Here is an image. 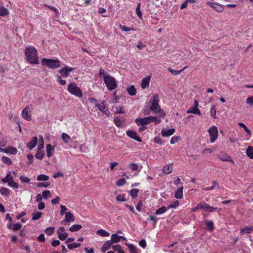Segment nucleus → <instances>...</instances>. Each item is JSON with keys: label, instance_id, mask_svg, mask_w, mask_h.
<instances>
[{"label": "nucleus", "instance_id": "f257e3e1", "mask_svg": "<svg viewBox=\"0 0 253 253\" xmlns=\"http://www.w3.org/2000/svg\"><path fill=\"white\" fill-rule=\"evenodd\" d=\"M25 55L26 60L29 63L31 64L40 63L38 51L34 46L30 45L26 47L25 49Z\"/></svg>", "mask_w": 253, "mask_h": 253}, {"label": "nucleus", "instance_id": "f03ea898", "mask_svg": "<svg viewBox=\"0 0 253 253\" xmlns=\"http://www.w3.org/2000/svg\"><path fill=\"white\" fill-rule=\"evenodd\" d=\"M42 65H44L49 68L55 69L60 67V61L57 59H48L43 58L41 61Z\"/></svg>", "mask_w": 253, "mask_h": 253}, {"label": "nucleus", "instance_id": "7ed1b4c3", "mask_svg": "<svg viewBox=\"0 0 253 253\" xmlns=\"http://www.w3.org/2000/svg\"><path fill=\"white\" fill-rule=\"evenodd\" d=\"M103 80L109 90H113L117 87L116 79L111 76H104Z\"/></svg>", "mask_w": 253, "mask_h": 253}, {"label": "nucleus", "instance_id": "20e7f679", "mask_svg": "<svg viewBox=\"0 0 253 253\" xmlns=\"http://www.w3.org/2000/svg\"><path fill=\"white\" fill-rule=\"evenodd\" d=\"M68 91L76 97L81 98L83 96V93L81 89L77 86L75 83H70L68 85Z\"/></svg>", "mask_w": 253, "mask_h": 253}, {"label": "nucleus", "instance_id": "39448f33", "mask_svg": "<svg viewBox=\"0 0 253 253\" xmlns=\"http://www.w3.org/2000/svg\"><path fill=\"white\" fill-rule=\"evenodd\" d=\"M160 101L159 97L157 94L153 95L152 101L150 107V110L155 113H158L161 112V109L159 104Z\"/></svg>", "mask_w": 253, "mask_h": 253}, {"label": "nucleus", "instance_id": "423d86ee", "mask_svg": "<svg viewBox=\"0 0 253 253\" xmlns=\"http://www.w3.org/2000/svg\"><path fill=\"white\" fill-rule=\"evenodd\" d=\"M210 137V142L213 143L216 139L218 135V130L216 126H213L208 130Z\"/></svg>", "mask_w": 253, "mask_h": 253}, {"label": "nucleus", "instance_id": "0eeeda50", "mask_svg": "<svg viewBox=\"0 0 253 253\" xmlns=\"http://www.w3.org/2000/svg\"><path fill=\"white\" fill-rule=\"evenodd\" d=\"M201 209L204 210L207 212H213L217 210V208L211 207L205 202L200 203Z\"/></svg>", "mask_w": 253, "mask_h": 253}, {"label": "nucleus", "instance_id": "6e6552de", "mask_svg": "<svg viewBox=\"0 0 253 253\" xmlns=\"http://www.w3.org/2000/svg\"><path fill=\"white\" fill-rule=\"evenodd\" d=\"M73 69V68L65 66L60 69L59 71V73L63 78H66L68 76L70 72H72Z\"/></svg>", "mask_w": 253, "mask_h": 253}, {"label": "nucleus", "instance_id": "1a4fd4ad", "mask_svg": "<svg viewBox=\"0 0 253 253\" xmlns=\"http://www.w3.org/2000/svg\"><path fill=\"white\" fill-rule=\"evenodd\" d=\"M126 134L130 138L133 139L139 142H142V139L140 138V137L137 135L135 131L132 130L127 131Z\"/></svg>", "mask_w": 253, "mask_h": 253}, {"label": "nucleus", "instance_id": "9d476101", "mask_svg": "<svg viewBox=\"0 0 253 253\" xmlns=\"http://www.w3.org/2000/svg\"><path fill=\"white\" fill-rule=\"evenodd\" d=\"M195 106L193 107H191L189 108L188 110H187L186 113H192L194 114H197L199 115H201V112L200 110L198 108V101L196 100L195 101Z\"/></svg>", "mask_w": 253, "mask_h": 253}, {"label": "nucleus", "instance_id": "9b49d317", "mask_svg": "<svg viewBox=\"0 0 253 253\" xmlns=\"http://www.w3.org/2000/svg\"><path fill=\"white\" fill-rule=\"evenodd\" d=\"M207 5H208L210 7H212L217 12H222L224 9L223 7L221 5L217 3H214L210 1H208L207 2Z\"/></svg>", "mask_w": 253, "mask_h": 253}, {"label": "nucleus", "instance_id": "f8f14e48", "mask_svg": "<svg viewBox=\"0 0 253 253\" xmlns=\"http://www.w3.org/2000/svg\"><path fill=\"white\" fill-rule=\"evenodd\" d=\"M29 112V108L27 106L22 111V116L24 119L29 121L32 120V117Z\"/></svg>", "mask_w": 253, "mask_h": 253}, {"label": "nucleus", "instance_id": "ddd939ff", "mask_svg": "<svg viewBox=\"0 0 253 253\" xmlns=\"http://www.w3.org/2000/svg\"><path fill=\"white\" fill-rule=\"evenodd\" d=\"M75 221V217L74 215L70 211H67L65 213V219L62 221L64 223L65 221L67 222H73Z\"/></svg>", "mask_w": 253, "mask_h": 253}, {"label": "nucleus", "instance_id": "4468645a", "mask_svg": "<svg viewBox=\"0 0 253 253\" xmlns=\"http://www.w3.org/2000/svg\"><path fill=\"white\" fill-rule=\"evenodd\" d=\"M135 122L137 125L141 126L147 125L150 123V121L147 118V117L143 118H137L136 119Z\"/></svg>", "mask_w": 253, "mask_h": 253}, {"label": "nucleus", "instance_id": "2eb2a0df", "mask_svg": "<svg viewBox=\"0 0 253 253\" xmlns=\"http://www.w3.org/2000/svg\"><path fill=\"white\" fill-rule=\"evenodd\" d=\"M38 142V137L34 136L32 137V140L27 144V146L31 150L37 145Z\"/></svg>", "mask_w": 253, "mask_h": 253}, {"label": "nucleus", "instance_id": "dca6fc26", "mask_svg": "<svg viewBox=\"0 0 253 253\" xmlns=\"http://www.w3.org/2000/svg\"><path fill=\"white\" fill-rule=\"evenodd\" d=\"M175 132V129L171 128L169 129H166L163 128L161 130V134L164 137H168L172 135Z\"/></svg>", "mask_w": 253, "mask_h": 253}, {"label": "nucleus", "instance_id": "f3484780", "mask_svg": "<svg viewBox=\"0 0 253 253\" xmlns=\"http://www.w3.org/2000/svg\"><path fill=\"white\" fill-rule=\"evenodd\" d=\"M123 239V240H126V239L125 237L124 236H119V235H118L117 234H113L112 235H111V241H112V242L114 243H117L118 242H119L120 241H121V239Z\"/></svg>", "mask_w": 253, "mask_h": 253}, {"label": "nucleus", "instance_id": "a211bd4d", "mask_svg": "<svg viewBox=\"0 0 253 253\" xmlns=\"http://www.w3.org/2000/svg\"><path fill=\"white\" fill-rule=\"evenodd\" d=\"M113 244V243L111 240L105 242L101 248V251L103 253L105 252L111 248Z\"/></svg>", "mask_w": 253, "mask_h": 253}, {"label": "nucleus", "instance_id": "6ab92c4d", "mask_svg": "<svg viewBox=\"0 0 253 253\" xmlns=\"http://www.w3.org/2000/svg\"><path fill=\"white\" fill-rule=\"evenodd\" d=\"M183 185H181V186L175 191L174 193V197L175 198L180 199L183 197Z\"/></svg>", "mask_w": 253, "mask_h": 253}, {"label": "nucleus", "instance_id": "aec40b11", "mask_svg": "<svg viewBox=\"0 0 253 253\" xmlns=\"http://www.w3.org/2000/svg\"><path fill=\"white\" fill-rule=\"evenodd\" d=\"M150 78L149 77L144 78L141 82V87L143 89L148 87L149 85Z\"/></svg>", "mask_w": 253, "mask_h": 253}, {"label": "nucleus", "instance_id": "412c9836", "mask_svg": "<svg viewBox=\"0 0 253 253\" xmlns=\"http://www.w3.org/2000/svg\"><path fill=\"white\" fill-rule=\"evenodd\" d=\"M205 224L206 228L208 230L212 231L214 229V224L213 222L211 220H207L205 221Z\"/></svg>", "mask_w": 253, "mask_h": 253}, {"label": "nucleus", "instance_id": "4be33fe9", "mask_svg": "<svg viewBox=\"0 0 253 253\" xmlns=\"http://www.w3.org/2000/svg\"><path fill=\"white\" fill-rule=\"evenodd\" d=\"M46 148L47 156L48 157L50 158L53 155L52 152L54 151V148L53 147H52L50 144L46 145Z\"/></svg>", "mask_w": 253, "mask_h": 253}, {"label": "nucleus", "instance_id": "5701e85b", "mask_svg": "<svg viewBox=\"0 0 253 253\" xmlns=\"http://www.w3.org/2000/svg\"><path fill=\"white\" fill-rule=\"evenodd\" d=\"M253 231V226L246 227L244 228L241 229L240 233L243 235L244 233L250 234Z\"/></svg>", "mask_w": 253, "mask_h": 253}, {"label": "nucleus", "instance_id": "b1692460", "mask_svg": "<svg viewBox=\"0 0 253 253\" xmlns=\"http://www.w3.org/2000/svg\"><path fill=\"white\" fill-rule=\"evenodd\" d=\"M172 171V166L170 165L164 166L163 168V171L164 173L168 174L170 173Z\"/></svg>", "mask_w": 253, "mask_h": 253}, {"label": "nucleus", "instance_id": "393cba45", "mask_svg": "<svg viewBox=\"0 0 253 253\" xmlns=\"http://www.w3.org/2000/svg\"><path fill=\"white\" fill-rule=\"evenodd\" d=\"M44 153L43 151L40 150V148H38V150L35 154V157L39 160H42L44 157Z\"/></svg>", "mask_w": 253, "mask_h": 253}, {"label": "nucleus", "instance_id": "a878e982", "mask_svg": "<svg viewBox=\"0 0 253 253\" xmlns=\"http://www.w3.org/2000/svg\"><path fill=\"white\" fill-rule=\"evenodd\" d=\"M114 112L116 114H123V107L120 105H116L114 107Z\"/></svg>", "mask_w": 253, "mask_h": 253}, {"label": "nucleus", "instance_id": "bb28decb", "mask_svg": "<svg viewBox=\"0 0 253 253\" xmlns=\"http://www.w3.org/2000/svg\"><path fill=\"white\" fill-rule=\"evenodd\" d=\"M9 14L8 10L3 6L0 7V16H5Z\"/></svg>", "mask_w": 253, "mask_h": 253}, {"label": "nucleus", "instance_id": "cd10ccee", "mask_svg": "<svg viewBox=\"0 0 253 253\" xmlns=\"http://www.w3.org/2000/svg\"><path fill=\"white\" fill-rule=\"evenodd\" d=\"M8 185L9 187H10L13 189H17L19 188L18 184L17 182H14L13 181V177H11V181H9V182L8 183Z\"/></svg>", "mask_w": 253, "mask_h": 253}, {"label": "nucleus", "instance_id": "c85d7f7f", "mask_svg": "<svg viewBox=\"0 0 253 253\" xmlns=\"http://www.w3.org/2000/svg\"><path fill=\"white\" fill-rule=\"evenodd\" d=\"M187 68V67L185 66L182 70H175L169 67L168 68V71L171 73L173 75H177L181 73L183 71L185 70Z\"/></svg>", "mask_w": 253, "mask_h": 253}, {"label": "nucleus", "instance_id": "c756f323", "mask_svg": "<svg viewBox=\"0 0 253 253\" xmlns=\"http://www.w3.org/2000/svg\"><path fill=\"white\" fill-rule=\"evenodd\" d=\"M82 226L79 224H74L69 228V230L71 232H74L78 231L82 229Z\"/></svg>", "mask_w": 253, "mask_h": 253}, {"label": "nucleus", "instance_id": "7c9ffc66", "mask_svg": "<svg viewBox=\"0 0 253 253\" xmlns=\"http://www.w3.org/2000/svg\"><path fill=\"white\" fill-rule=\"evenodd\" d=\"M147 118L150 121V123L151 122H154L156 124H159L161 123V120L159 119L157 117L154 116H149Z\"/></svg>", "mask_w": 253, "mask_h": 253}, {"label": "nucleus", "instance_id": "2f4dec72", "mask_svg": "<svg viewBox=\"0 0 253 253\" xmlns=\"http://www.w3.org/2000/svg\"><path fill=\"white\" fill-rule=\"evenodd\" d=\"M247 155L249 157L250 159H253V147L249 146L246 151Z\"/></svg>", "mask_w": 253, "mask_h": 253}, {"label": "nucleus", "instance_id": "473e14b6", "mask_svg": "<svg viewBox=\"0 0 253 253\" xmlns=\"http://www.w3.org/2000/svg\"><path fill=\"white\" fill-rule=\"evenodd\" d=\"M96 233L101 237H108L110 235L109 233L103 229L98 230Z\"/></svg>", "mask_w": 253, "mask_h": 253}, {"label": "nucleus", "instance_id": "72a5a7b5", "mask_svg": "<svg viewBox=\"0 0 253 253\" xmlns=\"http://www.w3.org/2000/svg\"><path fill=\"white\" fill-rule=\"evenodd\" d=\"M95 107L101 112H104V110L106 109L105 101H102L100 104H95Z\"/></svg>", "mask_w": 253, "mask_h": 253}, {"label": "nucleus", "instance_id": "f704fd0d", "mask_svg": "<svg viewBox=\"0 0 253 253\" xmlns=\"http://www.w3.org/2000/svg\"><path fill=\"white\" fill-rule=\"evenodd\" d=\"M61 138L65 143H68L71 140L70 136L66 133H63L62 134Z\"/></svg>", "mask_w": 253, "mask_h": 253}, {"label": "nucleus", "instance_id": "c9c22d12", "mask_svg": "<svg viewBox=\"0 0 253 253\" xmlns=\"http://www.w3.org/2000/svg\"><path fill=\"white\" fill-rule=\"evenodd\" d=\"M128 93L131 96L135 95L136 93V89L134 85H131L127 89Z\"/></svg>", "mask_w": 253, "mask_h": 253}, {"label": "nucleus", "instance_id": "e433bc0d", "mask_svg": "<svg viewBox=\"0 0 253 253\" xmlns=\"http://www.w3.org/2000/svg\"><path fill=\"white\" fill-rule=\"evenodd\" d=\"M0 193L2 196H7L9 194L10 190L6 188L1 187L0 188Z\"/></svg>", "mask_w": 253, "mask_h": 253}, {"label": "nucleus", "instance_id": "4c0bfd02", "mask_svg": "<svg viewBox=\"0 0 253 253\" xmlns=\"http://www.w3.org/2000/svg\"><path fill=\"white\" fill-rule=\"evenodd\" d=\"M128 248L130 253H137L136 248L133 244H126Z\"/></svg>", "mask_w": 253, "mask_h": 253}, {"label": "nucleus", "instance_id": "58836bf2", "mask_svg": "<svg viewBox=\"0 0 253 253\" xmlns=\"http://www.w3.org/2000/svg\"><path fill=\"white\" fill-rule=\"evenodd\" d=\"M139 190L137 189H132L129 191V194L132 198L137 197Z\"/></svg>", "mask_w": 253, "mask_h": 253}, {"label": "nucleus", "instance_id": "ea45409f", "mask_svg": "<svg viewBox=\"0 0 253 253\" xmlns=\"http://www.w3.org/2000/svg\"><path fill=\"white\" fill-rule=\"evenodd\" d=\"M167 207H166L165 206H162L157 210L155 213L157 215L161 214L162 213H165L167 211Z\"/></svg>", "mask_w": 253, "mask_h": 253}, {"label": "nucleus", "instance_id": "a19ab883", "mask_svg": "<svg viewBox=\"0 0 253 253\" xmlns=\"http://www.w3.org/2000/svg\"><path fill=\"white\" fill-rule=\"evenodd\" d=\"M140 6H141V3L140 2H138L137 4V7L136 9V13L137 15V16L140 18V19H142V13L140 10Z\"/></svg>", "mask_w": 253, "mask_h": 253}, {"label": "nucleus", "instance_id": "79ce46f5", "mask_svg": "<svg viewBox=\"0 0 253 253\" xmlns=\"http://www.w3.org/2000/svg\"><path fill=\"white\" fill-rule=\"evenodd\" d=\"M49 178V176L46 175L41 174L38 176L37 179L38 181H47Z\"/></svg>", "mask_w": 253, "mask_h": 253}, {"label": "nucleus", "instance_id": "37998d69", "mask_svg": "<svg viewBox=\"0 0 253 253\" xmlns=\"http://www.w3.org/2000/svg\"><path fill=\"white\" fill-rule=\"evenodd\" d=\"M238 125L241 127L243 128L244 130L248 133L249 135H251V130L247 127V126L242 123H239Z\"/></svg>", "mask_w": 253, "mask_h": 253}, {"label": "nucleus", "instance_id": "c03bdc74", "mask_svg": "<svg viewBox=\"0 0 253 253\" xmlns=\"http://www.w3.org/2000/svg\"><path fill=\"white\" fill-rule=\"evenodd\" d=\"M120 29L123 31H125V32H127V31H129L130 30H132V31H135L134 29L133 28H128L125 25H122V24H119V26Z\"/></svg>", "mask_w": 253, "mask_h": 253}, {"label": "nucleus", "instance_id": "a18cd8bd", "mask_svg": "<svg viewBox=\"0 0 253 253\" xmlns=\"http://www.w3.org/2000/svg\"><path fill=\"white\" fill-rule=\"evenodd\" d=\"M32 219L34 220H36L39 219L42 216V212L40 211H37L35 213H33Z\"/></svg>", "mask_w": 253, "mask_h": 253}, {"label": "nucleus", "instance_id": "49530a36", "mask_svg": "<svg viewBox=\"0 0 253 253\" xmlns=\"http://www.w3.org/2000/svg\"><path fill=\"white\" fill-rule=\"evenodd\" d=\"M17 153V150L15 147H9L7 148V154H16Z\"/></svg>", "mask_w": 253, "mask_h": 253}, {"label": "nucleus", "instance_id": "de8ad7c7", "mask_svg": "<svg viewBox=\"0 0 253 253\" xmlns=\"http://www.w3.org/2000/svg\"><path fill=\"white\" fill-rule=\"evenodd\" d=\"M1 161L3 163L6 164L8 165H10L12 164L11 160L7 157L3 156L1 158Z\"/></svg>", "mask_w": 253, "mask_h": 253}, {"label": "nucleus", "instance_id": "09e8293b", "mask_svg": "<svg viewBox=\"0 0 253 253\" xmlns=\"http://www.w3.org/2000/svg\"><path fill=\"white\" fill-rule=\"evenodd\" d=\"M57 82H58L61 85H65L66 84V82L64 80H62L61 76L59 75H56Z\"/></svg>", "mask_w": 253, "mask_h": 253}, {"label": "nucleus", "instance_id": "8fccbe9b", "mask_svg": "<svg viewBox=\"0 0 253 253\" xmlns=\"http://www.w3.org/2000/svg\"><path fill=\"white\" fill-rule=\"evenodd\" d=\"M81 244L80 243H72L68 245L67 247L69 249L72 250L74 248L80 247Z\"/></svg>", "mask_w": 253, "mask_h": 253}, {"label": "nucleus", "instance_id": "3c124183", "mask_svg": "<svg viewBox=\"0 0 253 253\" xmlns=\"http://www.w3.org/2000/svg\"><path fill=\"white\" fill-rule=\"evenodd\" d=\"M11 177H13L11 175L10 172H9V173L6 174V176L2 179V181L3 183H8L9 181H11Z\"/></svg>", "mask_w": 253, "mask_h": 253}, {"label": "nucleus", "instance_id": "603ef678", "mask_svg": "<svg viewBox=\"0 0 253 253\" xmlns=\"http://www.w3.org/2000/svg\"><path fill=\"white\" fill-rule=\"evenodd\" d=\"M54 227H48L45 229V232L48 235H52L54 233Z\"/></svg>", "mask_w": 253, "mask_h": 253}, {"label": "nucleus", "instance_id": "864d4df0", "mask_svg": "<svg viewBox=\"0 0 253 253\" xmlns=\"http://www.w3.org/2000/svg\"><path fill=\"white\" fill-rule=\"evenodd\" d=\"M68 236V233L67 232H64L58 234V238L61 241L65 240Z\"/></svg>", "mask_w": 253, "mask_h": 253}, {"label": "nucleus", "instance_id": "5fc2aeb1", "mask_svg": "<svg viewBox=\"0 0 253 253\" xmlns=\"http://www.w3.org/2000/svg\"><path fill=\"white\" fill-rule=\"evenodd\" d=\"M180 140V137L179 136H173L171 137L170 143L171 144H174L178 142Z\"/></svg>", "mask_w": 253, "mask_h": 253}, {"label": "nucleus", "instance_id": "6e6d98bb", "mask_svg": "<svg viewBox=\"0 0 253 253\" xmlns=\"http://www.w3.org/2000/svg\"><path fill=\"white\" fill-rule=\"evenodd\" d=\"M22 224L19 223H16L13 225L12 230L14 231L20 230L22 228Z\"/></svg>", "mask_w": 253, "mask_h": 253}, {"label": "nucleus", "instance_id": "4d7b16f0", "mask_svg": "<svg viewBox=\"0 0 253 253\" xmlns=\"http://www.w3.org/2000/svg\"><path fill=\"white\" fill-rule=\"evenodd\" d=\"M50 196L51 194L50 191L46 190L42 192V197L43 198L46 199L47 198L50 197Z\"/></svg>", "mask_w": 253, "mask_h": 253}, {"label": "nucleus", "instance_id": "13d9d810", "mask_svg": "<svg viewBox=\"0 0 253 253\" xmlns=\"http://www.w3.org/2000/svg\"><path fill=\"white\" fill-rule=\"evenodd\" d=\"M20 179L23 183H28L30 182V179L29 177L25 176L24 175H21L20 177Z\"/></svg>", "mask_w": 253, "mask_h": 253}, {"label": "nucleus", "instance_id": "bf43d9fd", "mask_svg": "<svg viewBox=\"0 0 253 253\" xmlns=\"http://www.w3.org/2000/svg\"><path fill=\"white\" fill-rule=\"evenodd\" d=\"M211 115L213 118H216V109L214 106H212L211 108Z\"/></svg>", "mask_w": 253, "mask_h": 253}, {"label": "nucleus", "instance_id": "052dcab7", "mask_svg": "<svg viewBox=\"0 0 253 253\" xmlns=\"http://www.w3.org/2000/svg\"><path fill=\"white\" fill-rule=\"evenodd\" d=\"M126 183V180L125 178H120L116 183L117 185L121 186Z\"/></svg>", "mask_w": 253, "mask_h": 253}, {"label": "nucleus", "instance_id": "680f3d73", "mask_svg": "<svg viewBox=\"0 0 253 253\" xmlns=\"http://www.w3.org/2000/svg\"><path fill=\"white\" fill-rule=\"evenodd\" d=\"M117 200L118 201H126V199L125 197V195L124 194H119L117 197Z\"/></svg>", "mask_w": 253, "mask_h": 253}, {"label": "nucleus", "instance_id": "e2e57ef3", "mask_svg": "<svg viewBox=\"0 0 253 253\" xmlns=\"http://www.w3.org/2000/svg\"><path fill=\"white\" fill-rule=\"evenodd\" d=\"M50 185L49 182H40L38 183L37 184L38 187H47Z\"/></svg>", "mask_w": 253, "mask_h": 253}, {"label": "nucleus", "instance_id": "0e129e2a", "mask_svg": "<svg viewBox=\"0 0 253 253\" xmlns=\"http://www.w3.org/2000/svg\"><path fill=\"white\" fill-rule=\"evenodd\" d=\"M129 167L131 169V170L134 171L138 169V166L136 163H131L129 165Z\"/></svg>", "mask_w": 253, "mask_h": 253}, {"label": "nucleus", "instance_id": "69168bd1", "mask_svg": "<svg viewBox=\"0 0 253 253\" xmlns=\"http://www.w3.org/2000/svg\"><path fill=\"white\" fill-rule=\"evenodd\" d=\"M114 122L116 126L118 127H120L122 125V122L118 118L114 119Z\"/></svg>", "mask_w": 253, "mask_h": 253}, {"label": "nucleus", "instance_id": "338daca9", "mask_svg": "<svg viewBox=\"0 0 253 253\" xmlns=\"http://www.w3.org/2000/svg\"><path fill=\"white\" fill-rule=\"evenodd\" d=\"M154 142H155L157 144H159L161 145H162L163 144L162 139L159 136L155 137L154 139Z\"/></svg>", "mask_w": 253, "mask_h": 253}, {"label": "nucleus", "instance_id": "774afa93", "mask_svg": "<svg viewBox=\"0 0 253 253\" xmlns=\"http://www.w3.org/2000/svg\"><path fill=\"white\" fill-rule=\"evenodd\" d=\"M246 103L248 104L253 105V96L248 97L246 99Z\"/></svg>", "mask_w": 253, "mask_h": 253}]
</instances>
